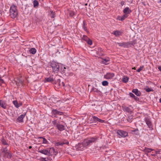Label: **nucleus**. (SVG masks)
Segmentation results:
<instances>
[{"mask_svg": "<svg viewBox=\"0 0 161 161\" xmlns=\"http://www.w3.org/2000/svg\"><path fill=\"white\" fill-rule=\"evenodd\" d=\"M97 140V138L94 137L85 139L82 143H78L77 148L79 150H82L84 147H86L91 143L95 142Z\"/></svg>", "mask_w": 161, "mask_h": 161, "instance_id": "nucleus-1", "label": "nucleus"}, {"mask_svg": "<svg viewBox=\"0 0 161 161\" xmlns=\"http://www.w3.org/2000/svg\"><path fill=\"white\" fill-rule=\"evenodd\" d=\"M18 15V10L17 6L14 4H12L10 9V17L13 19L16 18Z\"/></svg>", "mask_w": 161, "mask_h": 161, "instance_id": "nucleus-2", "label": "nucleus"}, {"mask_svg": "<svg viewBox=\"0 0 161 161\" xmlns=\"http://www.w3.org/2000/svg\"><path fill=\"white\" fill-rule=\"evenodd\" d=\"M54 148L53 147L47 148L46 149H41L39 148L38 152L45 155L50 156L51 155L52 152L54 151Z\"/></svg>", "mask_w": 161, "mask_h": 161, "instance_id": "nucleus-3", "label": "nucleus"}, {"mask_svg": "<svg viewBox=\"0 0 161 161\" xmlns=\"http://www.w3.org/2000/svg\"><path fill=\"white\" fill-rule=\"evenodd\" d=\"M51 66L54 72L56 73H58L59 70V65L58 63L52 61L51 63Z\"/></svg>", "mask_w": 161, "mask_h": 161, "instance_id": "nucleus-4", "label": "nucleus"}, {"mask_svg": "<svg viewBox=\"0 0 161 161\" xmlns=\"http://www.w3.org/2000/svg\"><path fill=\"white\" fill-rule=\"evenodd\" d=\"M117 133L119 136V137H125L128 136V133L126 131L119 130L117 131Z\"/></svg>", "mask_w": 161, "mask_h": 161, "instance_id": "nucleus-5", "label": "nucleus"}, {"mask_svg": "<svg viewBox=\"0 0 161 161\" xmlns=\"http://www.w3.org/2000/svg\"><path fill=\"white\" fill-rule=\"evenodd\" d=\"M115 74L113 73H107L104 75V78L106 79H111L114 76Z\"/></svg>", "mask_w": 161, "mask_h": 161, "instance_id": "nucleus-6", "label": "nucleus"}, {"mask_svg": "<svg viewBox=\"0 0 161 161\" xmlns=\"http://www.w3.org/2000/svg\"><path fill=\"white\" fill-rule=\"evenodd\" d=\"M146 124L148 127L151 130L153 129V125L150 119L148 118H146L145 119Z\"/></svg>", "mask_w": 161, "mask_h": 161, "instance_id": "nucleus-7", "label": "nucleus"}, {"mask_svg": "<svg viewBox=\"0 0 161 161\" xmlns=\"http://www.w3.org/2000/svg\"><path fill=\"white\" fill-rule=\"evenodd\" d=\"M13 103L16 108H19V107L22 105V103L21 102L18 103L17 100H14L13 101Z\"/></svg>", "mask_w": 161, "mask_h": 161, "instance_id": "nucleus-8", "label": "nucleus"}, {"mask_svg": "<svg viewBox=\"0 0 161 161\" xmlns=\"http://www.w3.org/2000/svg\"><path fill=\"white\" fill-rule=\"evenodd\" d=\"M128 15L126 14H125L122 16H118L117 18V19L119 20L123 21L125 18H126Z\"/></svg>", "mask_w": 161, "mask_h": 161, "instance_id": "nucleus-9", "label": "nucleus"}, {"mask_svg": "<svg viewBox=\"0 0 161 161\" xmlns=\"http://www.w3.org/2000/svg\"><path fill=\"white\" fill-rule=\"evenodd\" d=\"M0 106L4 109H6L7 107L6 102L3 100H0Z\"/></svg>", "mask_w": 161, "mask_h": 161, "instance_id": "nucleus-10", "label": "nucleus"}, {"mask_svg": "<svg viewBox=\"0 0 161 161\" xmlns=\"http://www.w3.org/2000/svg\"><path fill=\"white\" fill-rule=\"evenodd\" d=\"M25 114H21L17 119V121L19 122H23V119L25 116Z\"/></svg>", "mask_w": 161, "mask_h": 161, "instance_id": "nucleus-11", "label": "nucleus"}, {"mask_svg": "<svg viewBox=\"0 0 161 161\" xmlns=\"http://www.w3.org/2000/svg\"><path fill=\"white\" fill-rule=\"evenodd\" d=\"M122 33L121 31L116 30L114 31V32L112 34H114L115 36L117 37L121 35L122 34Z\"/></svg>", "mask_w": 161, "mask_h": 161, "instance_id": "nucleus-12", "label": "nucleus"}, {"mask_svg": "<svg viewBox=\"0 0 161 161\" xmlns=\"http://www.w3.org/2000/svg\"><path fill=\"white\" fill-rule=\"evenodd\" d=\"M154 150L150 148H148L145 147L143 149V151L146 153V154H147L148 153H150L151 151H153Z\"/></svg>", "mask_w": 161, "mask_h": 161, "instance_id": "nucleus-13", "label": "nucleus"}, {"mask_svg": "<svg viewBox=\"0 0 161 161\" xmlns=\"http://www.w3.org/2000/svg\"><path fill=\"white\" fill-rule=\"evenodd\" d=\"M54 81L53 77L50 76L48 78H45V82H49L52 83Z\"/></svg>", "mask_w": 161, "mask_h": 161, "instance_id": "nucleus-14", "label": "nucleus"}, {"mask_svg": "<svg viewBox=\"0 0 161 161\" xmlns=\"http://www.w3.org/2000/svg\"><path fill=\"white\" fill-rule=\"evenodd\" d=\"M132 92L135 93L137 96H140L141 94L140 91H139L137 89H133L132 90Z\"/></svg>", "mask_w": 161, "mask_h": 161, "instance_id": "nucleus-15", "label": "nucleus"}, {"mask_svg": "<svg viewBox=\"0 0 161 161\" xmlns=\"http://www.w3.org/2000/svg\"><path fill=\"white\" fill-rule=\"evenodd\" d=\"M131 12V10L129 9V8L128 7H126L123 10V12L125 14H126L127 15V14H129Z\"/></svg>", "mask_w": 161, "mask_h": 161, "instance_id": "nucleus-16", "label": "nucleus"}, {"mask_svg": "<svg viewBox=\"0 0 161 161\" xmlns=\"http://www.w3.org/2000/svg\"><path fill=\"white\" fill-rule=\"evenodd\" d=\"M127 45H128V47L131 46V45L134 46L136 43V41L134 40L132 41H130L127 42Z\"/></svg>", "mask_w": 161, "mask_h": 161, "instance_id": "nucleus-17", "label": "nucleus"}, {"mask_svg": "<svg viewBox=\"0 0 161 161\" xmlns=\"http://www.w3.org/2000/svg\"><path fill=\"white\" fill-rule=\"evenodd\" d=\"M56 126L58 129L60 131H62L64 130V126L63 125L57 124Z\"/></svg>", "mask_w": 161, "mask_h": 161, "instance_id": "nucleus-18", "label": "nucleus"}, {"mask_svg": "<svg viewBox=\"0 0 161 161\" xmlns=\"http://www.w3.org/2000/svg\"><path fill=\"white\" fill-rule=\"evenodd\" d=\"M117 44L119 46L123 47H128V45L126 42L117 43Z\"/></svg>", "mask_w": 161, "mask_h": 161, "instance_id": "nucleus-19", "label": "nucleus"}, {"mask_svg": "<svg viewBox=\"0 0 161 161\" xmlns=\"http://www.w3.org/2000/svg\"><path fill=\"white\" fill-rule=\"evenodd\" d=\"M69 142H68L67 141H65V142H58L56 144L57 146H60V145L62 146L63 145L65 144H69Z\"/></svg>", "mask_w": 161, "mask_h": 161, "instance_id": "nucleus-20", "label": "nucleus"}, {"mask_svg": "<svg viewBox=\"0 0 161 161\" xmlns=\"http://www.w3.org/2000/svg\"><path fill=\"white\" fill-rule=\"evenodd\" d=\"M129 95L131 97L133 98L136 101H139V98L135 96L132 93H130Z\"/></svg>", "mask_w": 161, "mask_h": 161, "instance_id": "nucleus-21", "label": "nucleus"}, {"mask_svg": "<svg viewBox=\"0 0 161 161\" xmlns=\"http://www.w3.org/2000/svg\"><path fill=\"white\" fill-rule=\"evenodd\" d=\"M124 109L125 111L130 113V114H131L132 113V111L128 107H125Z\"/></svg>", "mask_w": 161, "mask_h": 161, "instance_id": "nucleus-22", "label": "nucleus"}, {"mask_svg": "<svg viewBox=\"0 0 161 161\" xmlns=\"http://www.w3.org/2000/svg\"><path fill=\"white\" fill-rule=\"evenodd\" d=\"M2 151L3 153L5 154H7L8 152L7 147L2 148Z\"/></svg>", "mask_w": 161, "mask_h": 161, "instance_id": "nucleus-23", "label": "nucleus"}, {"mask_svg": "<svg viewBox=\"0 0 161 161\" xmlns=\"http://www.w3.org/2000/svg\"><path fill=\"white\" fill-rule=\"evenodd\" d=\"M29 52L32 54H35L36 52V50L35 48H31L29 50Z\"/></svg>", "mask_w": 161, "mask_h": 161, "instance_id": "nucleus-24", "label": "nucleus"}, {"mask_svg": "<svg viewBox=\"0 0 161 161\" xmlns=\"http://www.w3.org/2000/svg\"><path fill=\"white\" fill-rule=\"evenodd\" d=\"M133 119V116L132 115L129 116L127 118V120L129 122H131Z\"/></svg>", "mask_w": 161, "mask_h": 161, "instance_id": "nucleus-25", "label": "nucleus"}, {"mask_svg": "<svg viewBox=\"0 0 161 161\" xmlns=\"http://www.w3.org/2000/svg\"><path fill=\"white\" fill-rule=\"evenodd\" d=\"M144 90L147 92H153V90L150 88L148 87V86H146V87L144 88Z\"/></svg>", "mask_w": 161, "mask_h": 161, "instance_id": "nucleus-26", "label": "nucleus"}, {"mask_svg": "<svg viewBox=\"0 0 161 161\" xmlns=\"http://www.w3.org/2000/svg\"><path fill=\"white\" fill-rule=\"evenodd\" d=\"M50 15L51 16V17L52 18H54L55 17V12H53V11H50Z\"/></svg>", "mask_w": 161, "mask_h": 161, "instance_id": "nucleus-27", "label": "nucleus"}, {"mask_svg": "<svg viewBox=\"0 0 161 161\" xmlns=\"http://www.w3.org/2000/svg\"><path fill=\"white\" fill-rule=\"evenodd\" d=\"M38 2L36 0H35L33 1V5L34 7H36L38 5Z\"/></svg>", "mask_w": 161, "mask_h": 161, "instance_id": "nucleus-28", "label": "nucleus"}, {"mask_svg": "<svg viewBox=\"0 0 161 161\" xmlns=\"http://www.w3.org/2000/svg\"><path fill=\"white\" fill-rule=\"evenodd\" d=\"M129 80V78L126 77H124L122 79V81L123 82L126 83L128 82Z\"/></svg>", "mask_w": 161, "mask_h": 161, "instance_id": "nucleus-29", "label": "nucleus"}, {"mask_svg": "<svg viewBox=\"0 0 161 161\" xmlns=\"http://www.w3.org/2000/svg\"><path fill=\"white\" fill-rule=\"evenodd\" d=\"M82 39L86 42L88 41L89 39V38L86 35H83L82 36Z\"/></svg>", "mask_w": 161, "mask_h": 161, "instance_id": "nucleus-30", "label": "nucleus"}, {"mask_svg": "<svg viewBox=\"0 0 161 161\" xmlns=\"http://www.w3.org/2000/svg\"><path fill=\"white\" fill-rule=\"evenodd\" d=\"M102 84L103 86H107L108 85V83L107 81L105 80L102 82Z\"/></svg>", "mask_w": 161, "mask_h": 161, "instance_id": "nucleus-31", "label": "nucleus"}, {"mask_svg": "<svg viewBox=\"0 0 161 161\" xmlns=\"http://www.w3.org/2000/svg\"><path fill=\"white\" fill-rule=\"evenodd\" d=\"M5 155L8 158H10L12 157V155L11 153H9V152H8L7 154H5Z\"/></svg>", "mask_w": 161, "mask_h": 161, "instance_id": "nucleus-32", "label": "nucleus"}, {"mask_svg": "<svg viewBox=\"0 0 161 161\" xmlns=\"http://www.w3.org/2000/svg\"><path fill=\"white\" fill-rule=\"evenodd\" d=\"M92 118H93V121H94L95 122H96L98 121V117H97L95 116H92Z\"/></svg>", "mask_w": 161, "mask_h": 161, "instance_id": "nucleus-33", "label": "nucleus"}, {"mask_svg": "<svg viewBox=\"0 0 161 161\" xmlns=\"http://www.w3.org/2000/svg\"><path fill=\"white\" fill-rule=\"evenodd\" d=\"M2 142L3 145L8 146V144L5 139H3L2 140Z\"/></svg>", "mask_w": 161, "mask_h": 161, "instance_id": "nucleus-34", "label": "nucleus"}, {"mask_svg": "<svg viewBox=\"0 0 161 161\" xmlns=\"http://www.w3.org/2000/svg\"><path fill=\"white\" fill-rule=\"evenodd\" d=\"M109 61L108 59H103L102 60V62L104 64H107V62Z\"/></svg>", "mask_w": 161, "mask_h": 161, "instance_id": "nucleus-35", "label": "nucleus"}, {"mask_svg": "<svg viewBox=\"0 0 161 161\" xmlns=\"http://www.w3.org/2000/svg\"><path fill=\"white\" fill-rule=\"evenodd\" d=\"M83 23V28H84V30L85 31H86L88 32L87 30V27L86 26H85L86 23L85 22V21H84Z\"/></svg>", "mask_w": 161, "mask_h": 161, "instance_id": "nucleus-36", "label": "nucleus"}, {"mask_svg": "<svg viewBox=\"0 0 161 161\" xmlns=\"http://www.w3.org/2000/svg\"><path fill=\"white\" fill-rule=\"evenodd\" d=\"M58 110L56 109H53L52 111L53 114L54 115L57 114Z\"/></svg>", "mask_w": 161, "mask_h": 161, "instance_id": "nucleus-37", "label": "nucleus"}, {"mask_svg": "<svg viewBox=\"0 0 161 161\" xmlns=\"http://www.w3.org/2000/svg\"><path fill=\"white\" fill-rule=\"evenodd\" d=\"M43 142L42 143L43 144H47L48 143V142L46 139L45 138H43Z\"/></svg>", "mask_w": 161, "mask_h": 161, "instance_id": "nucleus-38", "label": "nucleus"}, {"mask_svg": "<svg viewBox=\"0 0 161 161\" xmlns=\"http://www.w3.org/2000/svg\"><path fill=\"white\" fill-rule=\"evenodd\" d=\"M143 68V66H140V68L136 70V71L138 72H140L141 71L142 69Z\"/></svg>", "mask_w": 161, "mask_h": 161, "instance_id": "nucleus-39", "label": "nucleus"}, {"mask_svg": "<svg viewBox=\"0 0 161 161\" xmlns=\"http://www.w3.org/2000/svg\"><path fill=\"white\" fill-rule=\"evenodd\" d=\"M87 43L90 45H92V41L90 39L87 41Z\"/></svg>", "mask_w": 161, "mask_h": 161, "instance_id": "nucleus-40", "label": "nucleus"}, {"mask_svg": "<svg viewBox=\"0 0 161 161\" xmlns=\"http://www.w3.org/2000/svg\"><path fill=\"white\" fill-rule=\"evenodd\" d=\"M4 81L1 79V78L0 77V86H1L2 84L4 83Z\"/></svg>", "mask_w": 161, "mask_h": 161, "instance_id": "nucleus-41", "label": "nucleus"}, {"mask_svg": "<svg viewBox=\"0 0 161 161\" xmlns=\"http://www.w3.org/2000/svg\"><path fill=\"white\" fill-rule=\"evenodd\" d=\"M63 114H64L63 112L58 111L57 114L61 115H62Z\"/></svg>", "mask_w": 161, "mask_h": 161, "instance_id": "nucleus-42", "label": "nucleus"}, {"mask_svg": "<svg viewBox=\"0 0 161 161\" xmlns=\"http://www.w3.org/2000/svg\"><path fill=\"white\" fill-rule=\"evenodd\" d=\"M98 122H100V123H103L105 122V120H102L99 118H98Z\"/></svg>", "mask_w": 161, "mask_h": 161, "instance_id": "nucleus-43", "label": "nucleus"}, {"mask_svg": "<svg viewBox=\"0 0 161 161\" xmlns=\"http://www.w3.org/2000/svg\"><path fill=\"white\" fill-rule=\"evenodd\" d=\"M46 158H41L40 160L42 161H47V160L46 159Z\"/></svg>", "mask_w": 161, "mask_h": 161, "instance_id": "nucleus-44", "label": "nucleus"}, {"mask_svg": "<svg viewBox=\"0 0 161 161\" xmlns=\"http://www.w3.org/2000/svg\"><path fill=\"white\" fill-rule=\"evenodd\" d=\"M57 82L58 83V84H59V85H61V80L60 79H58L57 80Z\"/></svg>", "mask_w": 161, "mask_h": 161, "instance_id": "nucleus-45", "label": "nucleus"}, {"mask_svg": "<svg viewBox=\"0 0 161 161\" xmlns=\"http://www.w3.org/2000/svg\"><path fill=\"white\" fill-rule=\"evenodd\" d=\"M125 2L124 1H122L120 3V4L122 6H123L125 4Z\"/></svg>", "mask_w": 161, "mask_h": 161, "instance_id": "nucleus-46", "label": "nucleus"}, {"mask_svg": "<svg viewBox=\"0 0 161 161\" xmlns=\"http://www.w3.org/2000/svg\"><path fill=\"white\" fill-rule=\"evenodd\" d=\"M138 129H135L134 130H133L132 131L133 132H136V134H137V132H138Z\"/></svg>", "mask_w": 161, "mask_h": 161, "instance_id": "nucleus-47", "label": "nucleus"}, {"mask_svg": "<svg viewBox=\"0 0 161 161\" xmlns=\"http://www.w3.org/2000/svg\"><path fill=\"white\" fill-rule=\"evenodd\" d=\"M65 69H63V70L62 71V74H65Z\"/></svg>", "mask_w": 161, "mask_h": 161, "instance_id": "nucleus-48", "label": "nucleus"}, {"mask_svg": "<svg viewBox=\"0 0 161 161\" xmlns=\"http://www.w3.org/2000/svg\"><path fill=\"white\" fill-rule=\"evenodd\" d=\"M61 85H60V86H65V84H64V82H62L61 83Z\"/></svg>", "mask_w": 161, "mask_h": 161, "instance_id": "nucleus-49", "label": "nucleus"}, {"mask_svg": "<svg viewBox=\"0 0 161 161\" xmlns=\"http://www.w3.org/2000/svg\"><path fill=\"white\" fill-rule=\"evenodd\" d=\"M69 15H70V16H73V15H74V13H72V12L70 13Z\"/></svg>", "mask_w": 161, "mask_h": 161, "instance_id": "nucleus-50", "label": "nucleus"}, {"mask_svg": "<svg viewBox=\"0 0 161 161\" xmlns=\"http://www.w3.org/2000/svg\"><path fill=\"white\" fill-rule=\"evenodd\" d=\"M158 69L160 71H161V66H159Z\"/></svg>", "mask_w": 161, "mask_h": 161, "instance_id": "nucleus-51", "label": "nucleus"}, {"mask_svg": "<svg viewBox=\"0 0 161 161\" xmlns=\"http://www.w3.org/2000/svg\"><path fill=\"white\" fill-rule=\"evenodd\" d=\"M44 137H38V138L39 139H43V138H44Z\"/></svg>", "mask_w": 161, "mask_h": 161, "instance_id": "nucleus-52", "label": "nucleus"}, {"mask_svg": "<svg viewBox=\"0 0 161 161\" xmlns=\"http://www.w3.org/2000/svg\"><path fill=\"white\" fill-rule=\"evenodd\" d=\"M32 146H29V149H31V148H32Z\"/></svg>", "mask_w": 161, "mask_h": 161, "instance_id": "nucleus-53", "label": "nucleus"}, {"mask_svg": "<svg viewBox=\"0 0 161 161\" xmlns=\"http://www.w3.org/2000/svg\"><path fill=\"white\" fill-rule=\"evenodd\" d=\"M132 69H136V67H134Z\"/></svg>", "mask_w": 161, "mask_h": 161, "instance_id": "nucleus-54", "label": "nucleus"}, {"mask_svg": "<svg viewBox=\"0 0 161 161\" xmlns=\"http://www.w3.org/2000/svg\"><path fill=\"white\" fill-rule=\"evenodd\" d=\"M159 102L161 103V98H160L159 99Z\"/></svg>", "mask_w": 161, "mask_h": 161, "instance_id": "nucleus-55", "label": "nucleus"}, {"mask_svg": "<svg viewBox=\"0 0 161 161\" xmlns=\"http://www.w3.org/2000/svg\"><path fill=\"white\" fill-rule=\"evenodd\" d=\"M66 67H64L63 68V69H66Z\"/></svg>", "mask_w": 161, "mask_h": 161, "instance_id": "nucleus-56", "label": "nucleus"}, {"mask_svg": "<svg viewBox=\"0 0 161 161\" xmlns=\"http://www.w3.org/2000/svg\"><path fill=\"white\" fill-rule=\"evenodd\" d=\"M102 50V49H101V48H100V51H101Z\"/></svg>", "mask_w": 161, "mask_h": 161, "instance_id": "nucleus-57", "label": "nucleus"}, {"mask_svg": "<svg viewBox=\"0 0 161 161\" xmlns=\"http://www.w3.org/2000/svg\"><path fill=\"white\" fill-rule=\"evenodd\" d=\"M87 5V3L85 4V5Z\"/></svg>", "mask_w": 161, "mask_h": 161, "instance_id": "nucleus-58", "label": "nucleus"}, {"mask_svg": "<svg viewBox=\"0 0 161 161\" xmlns=\"http://www.w3.org/2000/svg\"><path fill=\"white\" fill-rule=\"evenodd\" d=\"M152 155H153V156H154V155H153V154H152Z\"/></svg>", "mask_w": 161, "mask_h": 161, "instance_id": "nucleus-59", "label": "nucleus"}, {"mask_svg": "<svg viewBox=\"0 0 161 161\" xmlns=\"http://www.w3.org/2000/svg\"><path fill=\"white\" fill-rule=\"evenodd\" d=\"M160 2L161 3V0H160Z\"/></svg>", "mask_w": 161, "mask_h": 161, "instance_id": "nucleus-60", "label": "nucleus"}, {"mask_svg": "<svg viewBox=\"0 0 161 161\" xmlns=\"http://www.w3.org/2000/svg\"><path fill=\"white\" fill-rule=\"evenodd\" d=\"M156 154H157V152H156Z\"/></svg>", "mask_w": 161, "mask_h": 161, "instance_id": "nucleus-61", "label": "nucleus"}, {"mask_svg": "<svg viewBox=\"0 0 161 161\" xmlns=\"http://www.w3.org/2000/svg\"><path fill=\"white\" fill-rule=\"evenodd\" d=\"M160 88H161V86H160Z\"/></svg>", "mask_w": 161, "mask_h": 161, "instance_id": "nucleus-62", "label": "nucleus"}]
</instances>
